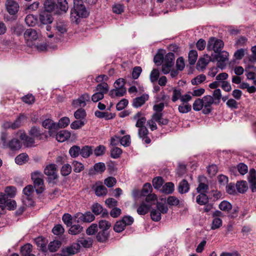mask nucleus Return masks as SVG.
<instances>
[{"label":"nucleus","mask_w":256,"mask_h":256,"mask_svg":"<svg viewBox=\"0 0 256 256\" xmlns=\"http://www.w3.org/2000/svg\"><path fill=\"white\" fill-rule=\"evenodd\" d=\"M61 244L62 243L60 240H54L49 244L48 249L50 252H55L58 250Z\"/></svg>","instance_id":"36"},{"label":"nucleus","mask_w":256,"mask_h":256,"mask_svg":"<svg viewBox=\"0 0 256 256\" xmlns=\"http://www.w3.org/2000/svg\"><path fill=\"white\" fill-rule=\"evenodd\" d=\"M95 193L98 196H104L107 193V189L101 184L100 182H96L95 184Z\"/></svg>","instance_id":"23"},{"label":"nucleus","mask_w":256,"mask_h":256,"mask_svg":"<svg viewBox=\"0 0 256 256\" xmlns=\"http://www.w3.org/2000/svg\"><path fill=\"white\" fill-rule=\"evenodd\" d=\"M218 54H212L214 59L217 61V66L220 68L222 70L225 68L226 62L228 60L229 56L228 53L226 51H222L218 52Z\"/></svg>","instance_id":"6"},{"label":"nucleus","mask_w":256,"mask_h":256,"mask_svg":"<svg viewBox=\"0 0 256 256\" xmlns=\"http://www.w3.org/2000/svg\"><path fill=\"white\" fill-rule=\"evenodd\" d=\"M214 100L212 96L207 95L202 98H197L194 102L192 107L196 111L202 110L204 114H208L212 111V106L214 104Z\"/></svg>","instance_id":"1"},{"label":"nucleus","mask_w":256,"mask_h":256,"mask_svg":"<svg viewBox=\"0 0 256 256\" xmlns=\"http://www.w3.org/2000/svg\"><path fill=\"white\" fill-rule=\"evenodd\" d=\"M150 216L152 220L158 222L161 220V212L157 209H152L150 212Z\"/></svg>","instance_id":"47"},{"label":"nucleus","mask_w":256,"mask_h":256,"mask_svg":"<svg viewBox=\"0 0 256 256\" xmlns=\"http://www.w3.org/2000/svg\"><path fill=\"white\" fill-rule=\"evenodd\" d=\"M126 92V89L124 88H118L112 90L110 92L109 95L112 98L115 97H121L124 95Z\"/></svg>","instance_id":"21"},{"label":"nucleus","mask_w":256,"mask_h":256,"mask_svg":"<svg viewBox=\"0 0 256 256\" xmlns=\"http://www.w3.org/2000/svg\"><path fill=\"white\" fill-rule=\"evenodd\" d=\"M56 0H46L44 3V8L48 12H54L55 13L59 12L56 4Z\"/></svg>","instance_id":"15"},{"label":"nucleus","mask_w":256,"mask_h":256,"mask_svg":"<svg viewBox=\"0 0 256 256\" xmlns=\"http://www.w3.org/2000/svg\"><path fill=\"white\" fill-rule=\"evenodd\" d=\"M152 204L142 202L138 207L137 212L140 215H144L148 212Z\"/></svg>","instance_id":"24"},{"label":"nucleus","mask_w":256,"mask_h":256,"mask_svg":"<svg viewBox=\"0 0 256 256\" xmlns=\"http://www.w3.org/2000/svg\"><path fill=\"white\" fill-rule=\"evenodd\" d=\"M192 109L191 106L188 103H184L180 104L178 108L180 112L182 114H185L190 111Z\"/></svg>","instance_id":"44"},{"label":"nucleus","mask_w":256,"mask_h":256,"mask_svg":"<svg viewBox=\"0 0 256 256\" xmlns=\"http://www.w3.org/2000/svg\"><path fill=\"white\" fill-rule=\"evenodd\" d=\"M224 46V43L222 40L211 37L208 41L206 48L208 50H212L215 53H217L221 52Z\"/></svg>","instance_id":"4"},{"label":"nucleus","mask_w":256,"mask_h":256,"mask_svg":"<svg viewBox=\"0 0 256 256\" xmlns=\"http://www.w3.org/2000/svg\"><path fill=\"white\" fill-rule=\"evenodd\" d=\"M38 19L32 14H28L25 18L26 24L29 26H34L37 23Z\"/></svg>","instance_id":"34"},{"label":"nucleus","mask_w":256,"mask_h":256,"mask_svg":"<svg viewBox=\"0 0 256 256\" xmlns=\"http://www.w3.org/2000/svg\"><path fill=\"white\" fill-rule=\"evenodd\" d=\"M86 116V112L82 108L78 109L74 114V116L77 120H84Z\"/></svg>","instance_id":"55"},{"label":"nucleus","mask_w":256,"mask_h":256,"mask_svg":"<svg viewBox=\"0 0 256 256\" xmlns=\"http://www.w3.org/2000/svg\"><path fill=\"white\" fill-rule=\"evenodd\" d=\"M198 58V53L195 50L190 51L188 54V62L190 64L193 65L195 64Z\"/></svg>","instance_id":"42"},{"label":"nucleus","mask_w":256,"mask_h":256,"mask_svg":"<svg viewBox=\"0 0 256 256\" xmlns=\"http://www.w3.org/2000/svg\"><path fill=\"white\" fill-rule=\"evenodd\" d=\"M92 153V148L89 146H84L80 150V154L84 158L89 157Z\"/></svg>","instance_id":"41"},{"label":"nucleus","mask_w":256,"mask_h":256,"mask_svg":"<svg viewBox=\"0 0 256 256\" xmlns=\"http://www.w3.org/2000/svg\"><path fill=\"white\" fill-rule=\"evenodd\" d=\"M16 134L22 141L24 144L26 146L32 147L35 146L34 138L32 136L30 137L28 136L24 130H20Z\"/></svg>","instance_id":"8"},{"label":"nucleus","mask_w":256,"mask_h":256,"mask_svg":"<svg viewBox=\"0 0 256 256\" xmlns=\"http://www.w3.org/2000/svg\"><path fill=\"white\" fill-rule=\"evenodd\" d=\"M172 90V100L173 102H176L178 100H180L182 96L181 90L176 88H174Z\"/></svg>","instance_id":"52"},{"label":"nucleus","mask_w":256,"mask_h":256,"mask_svg":"<svg viewBox=\"0 0 256 256\" xmlns=\"http://www.w3.org/2000/svg\"><path fill=\"white\" fill-rule=\"evenodd\" d=\"M91 210L96 215L100 214L103 212L102 206L98 203L94 204Z\"/></svg>","instance_id":"53"},{"label":"nucleus","mask_w":256,"mask_h":256,"mask_svg":"<svg viewBox=\"0 0 256 256\" xmlns=\"http://www.w3.org/2000/svg\"><path fill=\"white\" fill-rule=\"evenodd\" d=\"M83 230V228L80 224L71 225L69 230V233L71 234L76 235L81 232Z\"/></svg>","instance_id":"39"},{"label":"nucleus","mask_w":256,"mask_h":256,"mask_svg":"<svg viewBox=\"0 0 256 256\" xmlns=\"http://www.w3.org/2000/svg\"><path fill=\"white\" fill-rule=\"evenodd\" d=\"M85 248H90L92 246V240L90 238H80L78 240V242Z\"/></svg>","instance_id":"30"},{"label":"nucleus","mask_w":256,"mask_h":256,"mask_svg":"<svg viewBox=\"0 0 256 256\" xmlns=\"http://www.w3.org/2000/svg\"><path fill=\"white\" fill-rule=\"evenodd\" d=\"M34 192L33 186L31 185H28L25 187L23 190V192L26 196V198L30 201V204H31V196Z\"/></svg>","instance_id":"33"},{"label":"nucleus","mask_w":256,"mask_h":256,"mask_svg":"<svg viewBox=\"0 0 256 256\" xmlns=\"http://www.w3.org/2000/svg\"><path fill=\"white\" fill-rule=\"evenodd\" d=\"M4 192L7 198H14L16 194V189L14 186H8L5 188Z\"/></svg>","instance_id":"43"},{"label":"nucleus","mask_w":256,"mask_h":256,"mask_svg":"<svg viewBox=\"0 0 256 256\" xmlns=\"http://www.w3.org/2000/svg\"><path fill=\"white\" fill-rule=\"evenodd\" d=\"M95 90L97 92L102 94L104 96V94H106L109 90V86L106 82H104L98 84L95 88Z\"/></svg>","instance_id":"28"},{"label":"nucleus","mask_w":256,"mask_h":256,"mask_svg":"<svg viewBox=\"0 0 256 256\" xmlns=\"http://www.w3.org/2000/svg\"><path fill=\"white\" fill-rule=\"evenodd\" d=\"M28 156L26 153H22L20 154L15 158L16 162L19 164L22 165L26 163L28 160Z\"/></svg>","instance_id":"35"},{"label":"nucleus","mask_w":256,"mask_h":256,"mask_svg":"<svg viewBox=\"0 0 256 256\" xmlns=\"http://www.w3.org/2000/svg\"><path fill=\"white\" fill-rule=\"evenodd\" d=\"M74 217H72L70 214H65L62 216V220L68 226H70L72 224V222H74Z\"/></svg>","instance_id":"50"},{"label":"nucleus","mask_w":256,"mask_h":256,"mask_svg":"<svg viewBox=\"0 0 256 256\" xmlns=\"http://www.w3.org/2000/svg\"><path fill=\"white\" fill-rule=\"evenodd\" d=\"M180 203V200L174 196H169L167 198V204L170 206H177Z\"/></svg>","instance_id":"51"},{"label":"nucleus","mask_w":256,"mask_h":256,"mask_svg":"<svg viewBox=\"0 0 256 256\" xmlns=\"http://www.w3.org/2000/svg\"><path fill=\"white\" fill-rule=\"evenodd\" d=\"M214 102L216 104H218L220 102V100L222 98L221 90L219 88L216 89L213 92V96Z\"/></svg>","instance_id":"58"},{"label":"nucleus","mask_w":256,"mask_h":256,"mask_svg":"<svg viewBox=\"0 0 256 256\" xmlns=\"http://www.w3.org/2000/svg\"><path fill=\"white\" fill-rule=\"evenodd\" d=\"M72 172V167L70 164H64L61 168V174L62 176H68Z\"/></svg>","instance_id":"64"},{"label":"nucleus","mask_w":256,"mask_h":256,"mask_svg":"<svg viewBox=\"0 0 256 256\" xmlns=\"http://www.w3.org/2000/svg\"><path fill=\"white\" fill-rule=\"evenodd\" d=\"M54 30L56 33L60 36L66 34L67 32L66 24L64 22H56L54 26Z\"/></svg>","instance_id":"17"},{"label":"nucleus","mask_w":256,"mask_h":256,"mask_svg":"<svg viewBox=\"0 0 256 256\" xmlns=\"http://www.w3.org/2000/svg\"><path fill=\"white\" fill-rule=\"evenodd\" d=\"M71 136L70 133L66 130H60L56 134V139L59 142H64L68 140Z\"/></svg>","instance_id":"20"},{"label":"nucleus","mask_w":256,"mask_h":256,"mask_svg":"<svg viewBox=\"0 0 256 256\" xmlns=\"http://www.w3.org/2000/svg\"><path fill=\"white\" fill-rule=\"evenodd\" d=\"M90 100V96L85 93L80 96L78 99L74 100L72 102V105L75 108L84 106L87 102Z\"/></svg>","instance_id":"11"},{"label":"nucleus","mask_w":256,"mask_h":256,"mask_svg":"<svg viewBox=\"0 0 256 256\" xmlns=\"http://www.w3.org/2000/svg\"><path fill=\"white\" fill-rule=\"evenodd\" d=\"M174 190V184L173 183L168 182L165 184L162 188L161 191L164 194H172Z\"/></svg>","instance_id":"31"},{"label":"nucleus","mask_w":256,"mask_h":256,"mask_svg":"<svg viewBox=\"0 0 256 256\" xmlns=\"http://www.w3.org/2000/svg\"><path fill=\"white\" fill-rule=\"evenodd\" d=\"M86 123L85 120H77L73 122L71 124L70 127L72 129L74 130H77L80 128H82V126L84 125Z\"/></svg>","instance_id":"57"},{"label":"nucleus","mask_w":256,"mask_h":256,"mask_svg":"<svg viewBox=\"0 0 256 256\" xmlns=\"http://www.w3.org/2000/svg\"><path fill=\"white\" fill-rule=\"evenodd\" d=\"M190 186L186 180H184L180 182L178 186V191L180 194H185L188 192Z\"/></svg>","instance_id":"29"},{"label":"nucleus","mask_w":256,"mask_h":256,"mask_svg":"<svg viewBox=\"0 0 256 256\" xmlns=\"http://www.w3.org/2000/svg\"><path fill=\"white\" fill-rule=\"evenodd\" d=\"M149 98L148 94H143L140 96L136 98L133 100V106L135 108H138L142 106Z\"/></svg>","instance_id":"18"},{"label":"nucleus","mask_w":256,"mask_h":256,"mask_svg":"<svg viewBox=\"0 0 256 256\" xmlns=\"http://www.w3.org/2000/svg\"><path fill=\"white\" fill-rule=\"evenodd\" d=\"M57 0L58 5L56 4V6L58 7L59 12H56V14H62V12H66L68 10V6L66 0Z\"/></svg>","instance_id":"25"},{"label":"nucleus","mask_w":256,"mask_h":256,"mask_svg":"<svg viewBox=\"0 0 256 256\" xmlns=\"http://www.w3.org/2000/svg\"><path fill=\"white\" fill-rule=\"evenodd\" d=\"M112 12L116 14H120L124 12V6L120 4H115L112 7Z\"/></svg>","instance_id":"63"},{"label":"nucleus","mask_w":256,"mask_h":256,"mask_svg":"<svg viewBox=\"0 0 256 256\" xmlns=\"http://www.w3.org/2000/svg\"><path fill=\"white\" fill-rule=\"evenodd\" d=\"M94 218V216L90 212H86L84 214L78 212L74 215V222L78 223L90 222Z\"/></svg>","instance_id":"7"},{"label":"nucleus","mask_w":256,"mask_h":256,"mask_svg":"<svg viewBox=\"0 0 256 256\" xmlns=\"http://www.w3.org/2000/svg\"><path fill=\"white\" fill-rule=\"evenodd\" d=\"M42 126L45 128L49 130L48 133L50 136L52 134V130H56L57 128L56 124L50 119H46L43 121Z\"/></svg>","instance_id":"19"},{"label":"nucleus","mask_w":256,"mask_h":256,"mask_svg":"<svg viewBox=\"0 0 256 256\" xmlns=\"http://www.w3.org/2000/svg\"><path fill=\"white\" fill-rule=\"evenodd\" d=\"M133 119L136 121V126L138 128L142 127H145L144 124L146 122V118L140 112H138L133 116Z\"/></svg>","instance_id":"16"},{"label":"nucleus","mask_w":256,"mask_h":256,"mask_svg":"<svg viewBox=\"0 0 256 256\" xmlns=\"http://www.w3.org/2000/svg\"><path fill=\"white\" fill-rule=\"evenodd\" d=\"M236 170L242 175H244L248 172V168L246 165L243 163H240L238 165L237 168L236 167H232L230 168V172L233 173L234 175H236L235 172Z\"/></svg>","instance_id":"22"},{"label":"nucleus","mask_w":256,"mask_h":256,"mask_svg":"<svg viewBox=\"0 0 256 256\" xmlns=\"http://www.w3.org/2000/svg\"><path fill=\"white\" fill-rule=\"evenodd\" d=\"M108 237V234L106 231L100 230L98 233L96 238L98 241L104 242L107 240Z\"/></svg>","instance_id":"54"},{"label":"nucleus","mask_w":256,"mask_h":256,"mask_svg":"<svg viewBox=\"0 0 256 256\" xmlns=\"http://www.w3.org/2000/svg\"><path fill=\"white\" fill-rule=\"evenodd\" d=\"M112 224L106 220H101L99 222L98 226L102 230L106 231L110 228Z\"/></svg>","instance_id":"56"},{"label":"nucleus","mask_w":256,"mask_h":256,"mask_svg":"<svg viewBox=\"0 0 256 256\" xmlns=\"http://www.w3.org/2000/svg\"><path fill=\"white\" fill-rule=\"evenodd\" d=\"M174 54L172 52H168L165 56L162 62L174 66Z\"/></svg>","instance_id":"38"},{"label":"nucleus","mask_w":256,"mask_h":256,"mask_svg":"<svg viewBox=\"0 0 256 256\" xmlns=\"http://www.w3.org/2000/svg\"><path fill=\"white\" fill-rule=\"evenodd\" d=\"M8 136L6 133L2 132L0 136V144L4 148H8L12 150H18L22 147L20 141L16 138H12L8 142Z\"/></svg>","instance_id":"3"},{"label":"nucleus","mask_w":256,"mask_h":256,"mask_svg":"<svg viewBox=\"0 0 256 256\" xmlns=\"http://www.w3.org/2000/svg\"><path fill=\"white\" fill-rule=\"evenodd\" d=\"M212 60L210 56L208 54L204 55L203 57L200 58L197 63L196 68L198 70H202L204 69L209 62Z\"/></svg>","instance_id":"14"},{"label":"nucleus","mask_w":256,"mask_h":256,"mask_svg":"<svg viewBox=\"0 0 256 256\" xmlns=\"http://www.w3.org/2000/svg\"><path fill=\"white\" fill-rule=\"evenodd\" d=\"M74 8L71 10L70 18L72 21L78 24L80 18L88 16L89 12L82 0H74Z\"/></svg>","instance_id":"2"},{"label":"nucleus","mask_w":256,"mask_h":256,"mask_svg":"<svg viewBox=\"0 0 256 256\" xmlns=\"http://www.w3.org/2000/svg\"><path fill=\"white\" fill-rule=\"evenodd\" d=\"M206 79L204 74H200L192 80L191 82L192 85H198L204 82Z\"/></svg>","instance_id":"45"},{"label":"nucleus","mask_w":256,"mask_h":256,"mask_svg":"<svg viewBox=\"0 0 256 256\" xmlns=\"http://www.w3.org/2000/svg\"><path fill=\"white\" fill-rule=\"evenodd\" d=\"M160 76V72L158 69H153L150 75V79L152 82H156Z\"/></svg>","instance_id":"48"},{"label":"nucleus","mask_w":256,"mask_h":256,"mask_svg":"<svg viewBox=\"0 0 256 256\" xmlns=\"http://www.w3.org/2000/svg\"><path fill=\"white\" fill-rule=\"evenodd\" d=\"M80 246L79 243H73L70 246L62 249V253L66 256L76 254L80 250Z\"/></svg>","instance_id":"13"},{"label":"nucleus","mask_w":256,"mask_h":256,"mask_svg":"<svg viewBox=\"0 0 256 256\" xmlns=\"http://www.w3.org/2000/svg\"><path fill=\"white\" fill-rule=\"evenodd\" d=\"M5 7L8 12L10 15L16 14L20 8L18 2L14 0H6Z\"/></svg>","instance_id":"9"},{"label":"nucleus","mask_w":256,"mask_h":256,"mask_svg":"<svg viewBox=\"0 0 256 256\" xmlns=\"http://www.w3.org/2000/svg\"><path fill=\"white\" fill-rule=\"evenodd\" d=\"M28 134L34 138H36L40 140H44L48 138V135L40 130V128L34 126L28 131Z\"/></svg>","instance_id":"10"},{"label":"nucleus","mask_w":256,"mask_h":256,"mask_svg":"<svg viewBox=\"0 0 256 256\" xmlns=\"http://www.w3.org/2000/svg\"><path fill=\"white\" fill-rule=\"evenodd\" d=\"M218 207L221 210L228 212L232 209V206L228 202L224 200L220 203Z\"/></svg>","instance_id":"46"},{"label":"nucleus","mask_w":256,"mask_h":256,"mask_svg":"<svg viewBox=\"0 0 256 256\" xmlns=\"http://www.w3.org/2000/svg\"><path fill=\"white\" fill-rule=\"evenodd\" d=\"M248 180L250 184V188L254 192L256 191V174H252L249 175L248 177Z\"/></svg>","instance_id":"60"},{"label":"nucleus","mask_w":256,"mask_h":256,"mask_svg":"<svg viewBox=\"0 0 256 256\" xmlns=\"http://www.w3.org/2000/svg\"><path fill=\"white\" fill-rule=\"evenodd\" d=\"M36 191L38 194L42 193L44 190L42 178L33 180Z\"/></svg>","instance_id":"27"},{"label":"nucleus","mask_w":256,"mask_h":256,"mask_svg":"<svg viewBox=\"0 0 256 256\" xmlns=\"http://www.w3.org/2000/svg\"><path fill=\"white\" fill-rule=\"evenodd\" d=\"M152 191V187L150 184L149 183H146L143 186L142 189L141 191V195L143 196L148 195Z\"/></svg>","instance_id":"59"},{"label":"nucleus","mask_w":256,"mask_h":256,"mask_svg":"<svg viewBox=\"0 0 256 256\" xmlns=\"http://www.w3.org/2000/svg\"><path fill=\"white\" fill-rule=\"evenodd\" d=\"M44 173L52 179H56L58 174L56 165L53 164L47 165L44 169Z\"/></svg>","instance_id":"12"},{"label":"nucleus","mask_w":256,"mask_h":256,"mask_svg":"<svg viewBox=\"0 0 256 256\" xmlns=\"http://www.w3.org/2000/svg\"><path fill=\"white\" fill-rule=\"evenodd\" d=\"M69 153L72 158H76L80 154V148L78 146H74L70 148Z\"/></svg>","instance_id":"49"},{"label":"nucleus","mask_w":256,"mask_h":256,"mask_svg":"<svg viewBox=\"0 0 256 256\" xmlns=\"http://www.w3.org/2000/svg\"><path fill=\"white\" fill-rule=\"evenodd\" d=\"M40 20L42 24H46L52 23L53 18L50 14L44 12L40 15Z\"/></svg>","instance_id":"26"},{"label":"nucleus","mask_w":256,"mask_h":256,"mask_svg":"<svg viewBox=\"0 0 256 256\" xmlns=\"http://www.w3.org/2000/svg\"><path fill=\"white\" fill-rule=\"evenodd\" d=\"M196 202L200 205H205L208 202L206 194H200L196 198Z\"/></svg>","instance_id":"37"},{"label":"nucleus","mask_w":256,"mask_h":256,"mask_svg":"<svg viewBox=\"0 0 256 256\" xmlns=\"http://www.w3.org/2000/svg\"><path fill=\"white\" fill-rule=\"evenodd\" d=\"M39 35L34 29L29 28L24 33V38L28 46L33 48L35 41L38 38Z\"/></svg>","instance_id":"5"},{"label":"nucleus","mask_w":256,"mask_h":256,"mask_svg":"<svg viewBox=\"0 0 256 256\" xmlns=\"http://www.w3.org/2000/svg\"><path fill=\"white\" fill-rule=\"evenodd\" d=\"M70 120L68 117H64L60 118L58 122V123L57 126H58L59 128H64L66 127L70 124Z\"/></svg>","instance_id":"62"},{"label":"nucleus","mask_w":256,"mask_h":256,"mask_svg":"<svg viewBox=\"0 0 256 256\" xmlns=\"http://www.w3.org/2000/svg\"><path fill=\"white\" fill-rule=\"evenodd\" d=\"M236 186L238 191L240 193H244L246 192L248 188L247 183L246 181L238 182L236 183Z\"/></svg>","instance_id":"40"},{"label":"nucleus","mask_w":256,"mask_h":256,"mask_svg":"<svg viewBox=\"0 0 256 256\" xmlns=\"http://www.w3.org/2000/svg\"><path fill=\"white\" fill-rule=\"evenodd\" d=\"M201 179L205 180L204 176L200 177V184L196 188L197 192L200 194H206L208 190V184L202 182Z\"/></svg>","instance_id":"32"},{"label":"nucleus","mask_w":256,"mask_h":256,"mask_svg":"<svg viewBox=\"0 0 256 256\" xmlns=\"http://www.w3.org/2000/svg\"><path fill=\"white\" fill-rule=\"evenodd\" d=\"M125 226V224L120 220L116 223L114 227V230L117 232H120L124 230Z\"/></svg>","instance_id":"61"}]
</instances>
